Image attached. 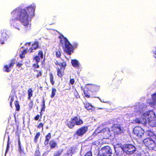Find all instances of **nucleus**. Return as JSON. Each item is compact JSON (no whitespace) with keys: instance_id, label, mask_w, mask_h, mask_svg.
<instances>
[{"instance_id":"nucleus-16","label":"nucleus","mask_w":156,"mask_h":156,"mask_svg":"<svg viewBox=\"0 0 156 156\" xmlns=\"http://www.w3.org/2000/svg\"><path fill=\"white\" fill-rule=\"evenodd\" d=\"M136 123L140 124H142L145 125L147 123L146 119L144 117L136 118L133 120Z\"/></svg>"},{"instance_id":"nucleus-42","label":"nucleus","mask_w":156,"mask_h":156,"mask_svg":"<svg viewBox=\"0 0 156 156\" xmlns=\"http://www.w3.org/2000/svg\"><path fill=\"white\" fill-rule=\"evenodd\" d=\"M44 126L43 124L41 123H40L37 126V127L38 129H40L41 128H42V129H43V127Z\"/></svg>"},{"instance_id":"nucleus-36","label":"nucleus","mask_w":156,"mask_h":156,"mask_svg":"<svg viewBox=\"0 0 156 156\" xmlns=\"http://www.w3.org/2000/svg\"><path fill=\"white\" fill-rule=\"evenodd\" d=\"M65 155V156H72L73 155L72 150L70 149L68 150Z\"/></svg>"},{"instance_id":"nucleus-50","label":"nucleus","mask_w":156,"mask_h":156,"mask_svg":"<svg viewBox=\"0 0 156 156\" xmlns=\"http://www.w3.org/2000/svg\"><path fill=\"white\" fill-rule=\"evenodd\" d=\"M29 45H30V42H29Z\"/></svg>"},{"instance_id":"nucleus-31","label":"nucleus","mask_w":156,"mask_h":156,"mask_svg":"<svg viewBox=\"0 0 156 156\" xmlns=\"http://www.w3.org/2000/svg\"><path fill=\"white\" fill-rule=\"evenodd\" d=\"M40 135V132H38L36 133L35 136L34 137V142L37 143V139L39 138Z\"/></svg>"},{"instance_id":"nucleus-32","label":"nucleus","mask_w":156,"mask_h":156,"mask_svg":"<svg viewBox=\"0 0 156 156\" xmlns=\"http://www.w3.org/2000/svg\"><path fill=\"white\" fill-rule=\"evenodd\" d=\"M35 56H38V58H40V59H42L43 58V52L42 51L40 50L38 51V55H36Z\"/></svg>"},{"instance_id":"nucleus-17","label":"nucleus","mask_w":156,"mask_h":156,"mask_svg":"<svg viewBox=\"0 0 156 156\" xmlns=\"http://www.w3.org/2000/svg\"><path fill=\"white\" fill-rule=\"evenodd\" d=\"M85 108L89 112H92L94 110L95 107L87 101L84 103Z\"/></svg>"},{"instance_id":"nucleus-43","label":"nucleus","mask_w":156,"mask_h":156,"mask_svg":"<svg viewBox=\"0 0 156 156\" xmlns=\"http://www.w3.org/2000/svg\"><path fill=\"white\" fill-rule=\"evenodd\" d=\"M39 119H40V116L39 115H37L34 118V120L36 121L38 120Z\"/></svg>"},{"instance_id":"nucleus-12","label":"nucleus","mask_w":156,"mask_h":156,"mask_svg":"<svg viewBox=\"0 0 156 156\" xmlns=\"http://www.w3.org/2000/svg\"><path fill=\"white\" fill-rule=\"evenodd\" d=\"M1 36L0 38V43L2 44L5 43V42L7 40L9 37V31L6 30L1 31Z\"/></svg>"},{"instance_id":"nucleus-40","label":"nucleus","mask_w":156,"mask_h":156,"mask_svg":"<svg viewBox=\"0 0 156 156\" xmlns=\"http://www.w3.org/2000/svg\"><path fill=\"white\" fill-rule=\"evenodd\" d=\"M56 56L57 58H60L61 56V53L59 51L56 52Z\"/></svg>"},{"instance_id":"nucleus-20","label":"nucleus","mask_w":156,"mask_h":156,"mask_svg":"<svg viewBox=\"0 0 156 156\" xmlns=\"http://www.w3.org/2000/svg\"><path fill=\"white\" fill-rule=\"evenodd\" d=\"M33 75L37 78H38L42 76V72L41 70L37 69L33 70Z\"/></svg>"},{"instance_id":"nucleus-48","label":"nucleus","mask_w":156,"mask_h":156,"mask_svg":"<svg viewBox=\"0 0 156 156\" xmlns=\"http://www.w3.org/2000/svg\"><path fill=\"white\" fill-rule=\"evenodd\" d=\"M40 89L41 91H42L43 90V87H42L40 86Z\"/></svg>"},{"instance_id":"nucleus-11","label":"nucleus","mask_w":156,"mask_h":156,"mask_svg":"<svg viewBox=\"0 0 156 156\" xmlns=\"http://www.w3.org/2000/svg\"><path fill=\"white\" fill-rule=\"evenodd\" d=\"M125 151L127 154H131L134 153L136 150L135 147L131 144H127L125 146Z\"/></svg>"},{"instance_id":"nucleus-5","label":"nucleus","mask_w":156,"mask_h":156,"mask_svg":"<svg viewBox=\"0 0 156 156\" xmlns=\"http://www.w3.org/2000/svg\"><path fill=\"white\" fill-rule=\"evenodd\" d=\"M88 130V127L87 126H82L77 129L73 134V136L77 139L79 137H82L86 133Z\"/></svg>"},{"instance_id":"nucleus-25","label":"nucleus","mask_w":156,"mask_h":156,"mask_svg":"<svg viewBox=\"0 0 156 156\" xmlns=\"http://www.w3.org/2000/svg\"><path fill=\"white\" fill-rule=\"evenodd\" d=\"M33 90L31 88H29L27 91L28 93V99L29 100H30V98L32 97L33 95Z\"/></svg>"},{"instance_id":"nucleus-15","label":"nucleus","mask_w":156,"mask_h":156,"mask_svg":"<svg viewBox=\"0 0 156 156\" xmlns=\"http://www.w3.org/2000/svg\"><path fill=\"white\" fill-rule=\"evenodd\" d=\"M33 60L36 62L35 64H33L31 69L33 71L37 69H36L39 68L40 66L38 65V63L40 62V58L38 56H35L33 58Z\"/></svg>"},{"instance_id":"nucleus-35","label":"nucleus","mask_w":156,"mask_h":156,"mask_svg":"<svg viewBox=\"0 0 156 156\" xmlns=\"http://www.w3.org/2000/svg\"><path fill=\"white\" fill-rule=\"evenodd\" d=\"M62 150H58L54 153V156H60L62 154Z\"/></svg>"},{"instance_id":"nucleus-47","label":"nucleus","mask_w":156,"mask_h":156,"mask_svg":"<svg viewBox=\"0 0 156 156\" xmlns=\"http://www.w3.org/2000/svg\"><path fill=\"white\" fill-rule=\"evenodd\" d=\"M41 112H41H40V119H41V117H42V112Z\"/></svg>"},{"instance_id":"nucleus-46","label":"nucleus","mask_w":156,"mask_h":156,"mask_svg":"<svg viewBox=\"0 0 156 156\" xmlns=\"http://www.w3.org/2000/svg\"><path fill=\"white\" fill-rule=\"evenodd\" d=\"M154 57L156 59V50L154 52Z\"/></svg>"},{"instance_id":"nucleus-9","label":"nucleus","mask_w":156,"mask_h":156,"mask_svg":"<svg viewBox=\"0 0 156 156\" xmlns=\"http://www.w3.org/2000/svg\"><path fill=\"white\" fill-rule=\"evenodd\" d=\"M16 63L15 59L10 60L8 64H6L4 66L3 68V71L4 72L9 73L10 72L12 69L13 67Z\"/></svg>"},{"instance_id":"nucleus-38","label":"nucleus","mask_w":156,"mask_h":156,"mask_svg":"<svg viewBox=\"0 0 156 156\" xmlns=\"http://www.w3.org/2000/svg\"><path fill=\"white\" fill-rule=\"evenodd\" d=\"M22 61H21V62H18L16 64V66L18 68L22 67V66L23 65V64L22 63Z\"/></svg>"},{"instance_id":"nucleus-8","label":"nucleus","mask_w":156,"mask_h":156,"mask_svg":"<svg viewBox=\"0 0 156 156\" xmlns=\"http://www.w3.org/2000/svg\"><path fill=\"white\" fill-rule=\"evenodd\" d=\"M144 144L148 148L151 150H152L155 147V140H153L151 138H146L143 140Z\"/></svg>"},{"instance_id":"nucleus-22","label":"nucleus","mask_w":156,"mask_h":156,"mask_svg":"<svg viewBox=\"0 0 156 156\" xmlns=\"http://www.w3.org/2000/svg\"><path fill=\"white\" fill-rule=\"evenodd\" d=\"M81 89L83 91V93L84 94V97L87 98H89L90 97V95L88 93L87 90H85L83 87H81Z\"/></svg>"},{"instance_id":"nucleus-33","label":"nucleus","mask_w":156,"mask_h":156,"mask_svg":"<svg viewBox=\"0 0 156 156\" xmlns=\"http://www.w3.org/2000/svg\"><path fill=\"white\" fill-rule=\"evenodd\" d=\"M50 75V81L52 85H53L55 83V82L54 81V76H53V74L52 73H50L49 74Z\"/></svg>"},{"instance_id":"nucleus-7","label":"nucleus","mask_w":156,"mask_h":156,"mask_svg":"<svg viewBox=\"0 0 156 156\" xmlns=\"http://www.w3.org/2000/svg\"><path fill=\"white\" fill-rule=\"evenodd\" d=\"M112 130L114 135H120L124 132V129L120 124H115L112 127Z\"/></svg>"},{"instance_id":"nucleus-28","label":"nucleus","mask_w":156,"mask_h":156,"mask_svg":"<svg viewBox=\"0 0 156 156\" xmlns=\"http://www.w3.org/2000/svg\"><path fill=\"white\" fill-rule=\"evenodd\" d=\"M56 89L55 88H52L51 93L50 95V97L51 98H53L55 95Z\"/></svg>"},{"instance_id":"nucleus-41","label":"nucleus","mask_w":156,"mask_h":156,"mask_svg":"<svg viewBox=\"0 0 156 156\" xmlns=\"http://www.w3.org/2000/svg\"><path fill=\"white\" fill-rule=\"evenodd\" d=\"M40 152L39 150H37L36 151L34 156H40Z\"/></svg>"},{"instance_id":"nucleus-21","label":"nucleus","mask_w":156,"mask_h":156,"mask_svg":"<svg viewBox=\"0 0 156 156\" xmlns=\"http://www.w3.org/2000/svg\"><path fill=\"white\" fill-rule=\"evenodd\" d=\"M51 137V134L48 133L45 136V139L44 142V144L46 146L49 143V140Z\"/></svg>"},{"instance_id":"nucleus-1","label":"nucleus","mask_w":156,"mask_h":156,"mask_svg":"<svg viewBox=\"0 0 156 156\" xmlns=\"http://www.w3.org/2000/svg\"><path fill=\"white\" fill-rule=\"evenodd\" d=\"M35 10V7L32 4L23 9L21 7L16 8L11 13L10 23L11 25L19 30L21 25L17 23L19 20L25 27H27L29 21L34 15Z\"/></svg>"},{"instance_id":"nucleus-18","label":"nucleus","mask_w":156,"mask_h":156,"mask_svg":"<svg viewBox=\"0 0 156 156\" xmlns=\"http://www.w3.org/2000/svg\"><path fill=\"white\" fill-rule=\"evenodd\" d=\"M38 42L35 41L32 44L31 47L29 48V51L30 53H32L33 51V50H36L38 49Z\"/></svg>"},{"instance_id":"nucleus-13","label":"nucleus","mask_w":156,"mask_h":156,"mask_svg":"<svg viewBox=\"0 0 156 156\" xmlns=\"http://www.w3.org/2000/svg\"><path fill=\"white\" fill-rule=\"evenodd\" d=\"M87 85L89 86L88 89L89 90L92 92H96L100 89V86L93 84L88 83Z\"/></svg>"},{"instance_id":"nucleus-24","label":"nucleus","mask_w":156,"mask_h":156,"mask_svg":"<svg viewBox=\"0 0 156 156\" xmlns=\"http://www.w3.org/2000/svg\"><path fill=\"white\" fill-rule=\"evenodd\" d=\"M49 144L51 149L57 147V143L53 140H51L49 142Z\"/></svg>"},{"instance_id":"nucleus-26","label":"nucleus","mask_w":156,"mask_h":156,"mask_svg":"<svg viewBox=\"0 0 156 156\" xmlns=\"http://www.w3.org/2000/svg\"><path fill=\"white\" fill-rule=\"evenodd\" d=\"M152 98L153 100V103L151 104L152 105H156V92L153 94L152 95Z\"/></svg>"},{"instance_id":"nucleus-37","label":"nucleus","mask_w":156,"mask_h":156,"mask_svg":"<svg viewBox=\"0 0 156 156\" xmlns=\"http://www.w3.org/2000/svg\"><path fill=\"white\" fill-rule=\"evenodd\" d=\"M10 98V105L11 107H12V103L14 100V96H10L9 97V99Z\"/></svg>"},{"instance_id":"nucleus-34","label":"nucleus","mask_w":156,"mask_h":156,"mask_svg":"<svg viewBox=\"0 0 156 156\" xmlns=\"http://www.w3.org/2000/svg\"><path fill=\"white\" fill-rule=\"evenodd\" d=\"M45 101L44 100V98H43V100L42 101V108L41 109V112L42 111H44L45 110Z\"/></svg>"},{"instance_id":"nucleus-2","label":"nucleus","mask_w":156,"mask_h":156,"mask_svg":"<svg viewBox=\"0 0 156 156\" xmlns=\"http://www.w3.org/2000/svg\"><path fill=\"white\" fill-rule=\"evenodd\" d=\"M60 42L64 52L68 55H70L73 52V47L66 37L62 35L60 37Z\"/></svg>"},{"instance_id":"nucleus-29","label":"nucleus","mask_w":156,"mask_h":156,"mask_svg":"<svg viewBox=\"0 0 156 156\" xmlns=\"http://www.w3.org/2000/svg\"><path fill=\"white\" fill-rule=\"evenodd\" d=\"M15 106L16 107V111H19L20 109V106L17 101H16L14 102Z\"/></svg>"},{"instance_id":"nucleus-39","label":"nucleus","mask_w":156,"mask_h":156,"mask_svg":"<svg viewBox=\"0 0 156 156\" xmlns=\"http://www.w3.org/2000/svg\"><path fill=\"white\" fill-rule=\"evenodd\" d=\"M34 105L33 102L32 101H30L29 104V108L31 109L32 108Z\"/></svg>"},{"instance_id":"nucleus-30","label":"nucleus","mask_w":156,"mask_h":156,"mask_svg":"<svg viewBox=\"0 0 156 156\" xmlns=\"http://www.w3.org/2000/svg\"><path fill=\"white\" fill-rule=\"evenodd\" d=\"M27 51L26 49H24L23 50L20 55V57L21 58L23 59L25 57V54L27 53Z\"/></svg>"},{"instance_id":"nucleus-4","label":"nucleus","mask_w":156,"mask_h":156,"mask_svg":"<svg viewBox=\"0 0 156 156\" xmlns=\"http://www.w3.org/2000/svg\"><path fill=\"white\" fill-rule=\"evenodd\" d=\"M55 63L56 66L58 65L60 66V68L58 67L57 69V75L59 77L61 78L64 74V70L66 66V62L65 61L59 62L56 61Z\"/></svg>"},{"instance_id":"nucleus-10","label":"nucleus","mask_w":156,"mask_h":156,"mask_svg":"<svg viewBox=\"0 0 156 156\" xmlns=\"http://www.w3.org/2000/svg\"><path fill=\"white\" fill-rule=\"evenodd\" d=\"M133 132L138 138H141L144 135V131L141 127L136 126L134 128Z\"/></svg>"},{"instance_id":"nucleus-49","label":"nucleus","mask_w":156,"mask_h":156,"mask_svg":"<svg viewBox=\"0 0 156 156\" xmlns=\"http://www.w3.org/2000/svg\"><path fill=\"white\" fill-rule=\"evenodd\" d=\"M77 44H74V46L75 47H77Z\"/></svg>"},{"instance_id":"nucleus-45","label":"nucleus","mask_w":156,"mask_h":156,"mask_svg":"<svg viewBox=\"0 0 156 156\" xmlns=\"http://www.w3.org/2000/svg\"><path fill=\"white\" fill-rule=\"evenodd\" d=\"M75 83V80L73 79H71L70 80L69 83L72 85H73Z\"/></svg>"},{"instance_id":"nucleus-14","label":"nucleus","mask_w":156,"mask_h":156,"mask_svg":"<svg viewBox=\"0 0 156 156\" xmlns=\"http://www.w3.org/2000/svg\"><path fill=\"white\" fill-rule=\"evenodd\" d=\"M144 116L149 120H152L155 118V115L153 111H150L145 112L144 114Z\"/></svg>"},{"instance_id":"nucleus-3","label":"nucleus","mask_w":156,"mask_h":156,"mask_svg":"<svg viewBox=\"0 0 156 156\" xmlns=\"http://www.w3.org/2000/svg\"><path fill=\"white\" fill-rule=\"evenodd\" d=\"M83 123V120L80 117L75 116L71 118L70 121L66 122V124L69 128L73 129L75 126H80Z\"/></svg>"},{"instance_id":"nucleus-19","label":"nucleus","mask_w":156,"mask_h":156,"mask_svg":"<svg viewBox=\"0 0 156 156\" xmlns=\"http://www.w3.org/2000/svg\"><path fill=\"white\" fill-rule=\"evenodd\" d=\"M147 135L150 137L149 138H152L155 140V141L156 143V135L151 131L148 130H147L145 133Z\"/></svg>"},{"instance_id":"nucleus-23","label":"nucleus","mask_w":156,"mask_h":156,"mask_svg":"<svg viewBox=\"0 0 156 156\" xmlns=\"http://www.w3.org/2000/svg\"><path fill=\"white\" fill-rule=\"evenodd\" d=\"M71 64L72 66L75 67H79V63L78 61L76 59L71 60Z\"/></svg>"},{"instance_id":"nucleus-44","label":"nucleus","mask_w":156,"mask_h":156,"mask_svg":"<svg viewBox=\"0 0 156 156\" xmlns=\"http://www.w3.org/2000/svg\"><path fill=\"white\" fill-rule=\"evenodd\" d=\"M9 140H8V143L7 145L5 151V152L6 153H7L9 150Z\"/></svg>"},{"instance_id":"nucleus-6","label":"nucleus","mask_w":156,"mask_h":156,"mask_svg":"<svg viewBox=\"0 0 156 156\" xmlns=\"http://www.w3.org/2000/svg\"><path fill=\"white\" fill-rule=\"evenodd\" d=\"M112 150L111 147L108 146H104L101 149L100 154L98 156H112Z\"/></svg>"},{"instance_id":"nucleus-27","label":"nucleus","mask_w":156,"mask_h":156,"mask_svg":"<svg viewBox=\"0 0 156 156\" xmlns=\"http://www.w3.org/2000/svg\"><path fill=\"white\" fill-rule=\"evenodd\" d=\"M18 144L19 146V151L21 154L24 153L23 149L22 147L20 139L18 140Z\"/></svg>"}]
</instances>
